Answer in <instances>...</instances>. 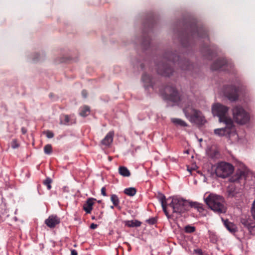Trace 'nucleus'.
Wrapping results in <instances>:
<instances>
[{"label": "nucleus", "mask_w": 255, "mask_h": 255, "mask_svg": "<svg viewBox=\"0 0 255 255\" xmlns=\"http://www.w3.org/2000/svg\"><path fill=\"white\" fill-rule=\"evenodd\" d=\"M172 64L177 65L183 70H190L193 65L188 60L179 58V56L171 51L166 52L162 61L157 64L156 70L159 74L164 76H169L173 72Z\"/></svg>", "instance_id": "f257e3e1"}, {"label": "nucleus", "mask_w": 255, "mask_h": 255, "mask_svg": "<svg viewBox=\"0 0 255 255\" xmlns=\"http://www.w3.org/2000/svg\"><path fill=\"white\" fill-rule=\"evenodd\" d=\"M159 199L163 210L168 218H169V215L167 210V206L172 208L173 213L178 214L183 213L188 210L190 206L198 209L200 208V205L197 203H190L187 200L177 197L168 199V201L171 200V201L168 204L165 196L163 194H160L159 196Z\"/></svg>", "instance_id": "f03ea898"}, {"label": "nucleus", "mask_w": 255, "mask_h": 255, "mask_svg": "<svg viewBox=\"0 0 255 255\" xmlns=\"http://www.w3.org/2000/svg\"><path fill=\"white\" fill-rule=\"evenodd\" d=\"M197 38L208 40L207 31L203 26H198L196 22H189L186 26V29L181 38L182 44L184 47H188L195 39Z\"/></svg>", "instance_id": "7ed1b4c3"}, {"label": "nucleus", "mask_w": 255, "mask_h": 255, "mask_svg": "<svg viewBox=\"0 0 255 255\" xmlns=\"http://www.w3.org/2000/svg\"><path fill=\"white\" fill-rule=\"evenodd\" d=\"M206 204L215 212L218 214L226 212V208L224 204L222 197L214 194H210L204 199Z\"/></svg>", "instance_id": "20e7f679"}, {"label": "nucleus", "mask_w": 255, "mask_h": 255, "mask_svg": "<svg viewBox=\"0 0 255 255\" xmlns=\"http://www.w3.org/2000/svg\"><path fill=\"white\" fill-rule=\"evenodd\" d=\"M183 111L186 117L191 122L198 125H203L204 123L205 118L202 113L194 109L190 101H189L188 105L183 108Z\"/></svg>", "instance_id": "39448f33"}, {"label": "nucleus", "mask_w": 255, "mask_h": 255, "mask_svg": "<svg viewBox=\"0 0 255 255\" xmlns=\"http://www.w3.org/2000/svg\"><path fill=\"white\" fill-rule=\"evenodd\" d=\"M160 94L166 100L177 103L181 100V95L174 84L168 83L163 89L160 90Z\"/></svg>", "instance_id": "423d86ee"}, {"label": "nucleus", "mask_w": 255, "mask_h": 255, "mask_svg": "<svg viewBox=\"0 0 255 255\" xmlns=\"http://www.w3.org/2000/svg\"><path fill=\"white\" fill-rule=\"evenodd\" d=\"M233 119L240 125L247 123L250 119L249 114L241 106H236L232 109Z\"/></svg>", "instance_id": "0eeeda50"}, {"label": "nucleus", "mask_w": 255, "mask_h": 255, "mask_svg": "<svg viewBox=\"0 0 255 255\" xmlns=\"http://www.w3.org/2000/svg\"><path fill=\"white\" fill-rule=\"evenodd\" d=\"M226 127L223 128L214 129V133L219 136H225L231 138L236 134V127L232 120H229L228 122H223Z\"/></svg>", "instance_id": "6e6552de"}, {"label": "nucleus", "mask_w": 255, "mask_h": 255, "mask_svg": "<svg viewBox=\"0 0 255 255\" xmlns=\"http://www.w3.org/2000/svg\"><path fill=\"white\" fill-rule=\"evenodd\" d=\"M229 108L223 105L220 103L214 104L212 106V113L214 116H216L219 118L220 123L228 122L231 118L228 117V112Z\"/></svg>", "instance_id": "1a4fd4ad"}, {"label": "nucleus", "mask_w": 255, "mask_h": 255, "mask_svg": "<svg viewBox=\"0 0 255 255\" xmlns=\"http://www.w3.org/2000/svg\"><path fill=\"white\" fill-rule=\"evenodd\" d=\"M233 170L232 165L225 162H221L218 164L215 173L217 176L225 178L230 176Z\"/></svg>", "instance_id": "9d476101"}, {"label": "nucleus", "mask_w": 255, "mask_h": 255, "mask_svg": "<svg viewBox=\"0 0 255 255\" xmlns=\"http://www.w3.org/2000/svg\"><path fill=\"white\" fill-rule=\"evenodd\" d=\"M234 67L232 63L228 62L224 58L218 59L211 65L212 70H223L230 71Z\"/></svg>", "instance_id": "9b49d317"}, {"label": "nucleus", "mask_w": 255, "mask_h": 255, "mask_svg": "<svg viewBox=\"0 0 255 255\" xmlns=\"http://www.w3.org/2000/svg\"><path fill=\"white\" fill-rule=\"evenodd\" d=\"M239 89L235 86H228L225 92V96L231 101H236L239 98Z\"/></svg>", "instance_id": "f8f14e48"}, {"label": "nucleus", "mask_w": 255, "mask_h": 255, "mask_svg": "<svg viewBox=\"0 0 255 255\" xmlns=\"http://www.w3.org/2000/svg\"><path fill=\"white\" fill-rule=\"evenodd\" d=\"M60 223V219L56 215H52L45 220V224L50 228H54Z\"/></svg>", "instance_id": "ddd939ff"}, {"label": "nucleus", "mask_w": 255, "mask_h": 255, "mask_svg": "<svg viewBox=\"0 0 255 255\" xmlns=\"http://www.w3.org/2000/svg\"><path fill=\"white\" fill-rule=\"evenodd\" d=\"M241 223L244 227L246 228L252 233V230L255 227V223L252 219L242 218Z\"/></svg>", "instance_id": "4468645a"}, {"label": "nucleus", "mask_w": 255, "mask_h": 255, "mask_svg": "<svg viewBox=\"0 0 255 255\" xmlns=\"http://www.w3.org/2000/svg\"><path fill=\"white\" fill-rule=\"evenodd\" d=\"M95 200V199L92 198H89L87 200L86 203L83 206V210L86 212V213H91L93 209V206L94 204V201Z\"/></svg>", "instance_id": "2eb2a0df"}, {"label": "nucleus", "mask_w": 255, "mask_h": 255, "mask_svg": "<svg viewBox=\"0 0 255 255\" xmlns=\"http://www.w3.org/2000/svg\"><path fill=\"white\" fill-rule=\"evenodd\" d=\"M114 131L109 132L105 138L101 141V143L105 146H109L113 141Z\"/></svg>", "instance_id": "dca6fc26"}, {"label": "nucleus", "mask_w": 255, "mask_h": 255, "mask_svg": "<svg viewBox=\"0 0 255 255\" xmlns=\"http://www.w3.org/2000/svg\"><path fill=\"white\" fill-rule=\"evenodd\" d=\"M142 80L144 83V86L148 87L151 86L154 89V86L152 83V78L150 76L144 73L142 76Z\"/></svg>", "instance_id": "f3484780"}, {"label": "nucleus", "mask_w": 255, "mask_h": 255, "mask_svg": "<svg viewBox=\"0 0 255 255\" xmlns=\"http://www.w3.org/2000/svg\"><path fill=\"white\" fill-rule=\"evenodd\" d=\"M222 220L224 221L225 226L230 232L235 233L237 231L236 226L234 224L229 222L227 220L224 221L222 219Z\"/></svg>", "instance_id": "a211bd4d"}, {"label": "nucleus", "mask_w": 255, "mask_h": 255, "mask_svg": "<svg viewBox=\"0 0 255 255\" xmlns=\"http://www.w3.org/2000/svg\"><path fill=\"white\" fill-rule=\"evenodd\" d=\"M237 193L238 192L234 184H232L228 186L227 189L228 197H233L236 196Z\"/></svg>", "instance_id": "6ab92c4d"}, {"label": "nucleus", "mask_w": 255, "mask_h": 255, "mask_svg": "<svg viewBox=\"0 0 255 255\" xmlns=\"http://www.w3.org/2000/svg\"><path fill=\"white\" fill-rule=\"evenodd\" d=\"M79 115L83 117H85L89 115L90 113V108L88 106H84L80 108Z\"/></svg>", "instance_id": "aec40b11"}, {"label": "nucleus", "mask_w": 255, "mask_h": 255, "mask_svg": "<svg viewBox=\"0 0 255 255\" xmlns=\"http://www.w3.org/2000/svg\"><path fill=\"white\" fill-rule=\"evenodd\" d=\"M119 172L121 175L124 177H129L130 175V171L125 166H120L119 167Z\"/></svg>", "instance_id": "412c9836"}, {"label": "nucleus", "mask_w": 255, "mask_h": 255, "mask_svg": "<svg viewBox=\"0 0 255 255\" xmlns=\"http://www.w3.org/2000/svg\"><path fill=\"white\" fill-rule=\"evenodd\" d=\"M203 52L208 59H211L214 55V52L211 50L209 46H207L203 49Z\"/></svg>", "instance_id": "4be33fe9"}, {"label": "nucleus", "mask_w": 255, "mask_h": 255, "mask_svg": "<svg viewBox=\"0 0 255 255\" xmlns=\"http://www.w3.org/2000/svg\"><path fill=\"white\" fill-rule=\"evenodd\" d=\"M140 222L137 220L128 221L126 223V225L128 227H137L141 225Z\"/></svg>", "instance_id": "5701e85b"}, {"label": "nucleus", "mask_w": 255, "mask_h": 255, "mask_svg": "<svg viewBox=\"0 0 255 255\" xmlns=\"http://www.w3.org/2000/svg\"><path fill=\"white\" fill-rule=\"evenodd\" d=\"M171 121L173 124L176 125H179L183 127L187 126L186 123L180 119L172 118L171 119Z\"/></svg>", "instance_id": "b1692460"}, {"label": "nucleus", "mask_w": 255, "mask_h": 255, "mask_svg": "<svg viewBox=\"0 0 255 255\" xmlns=\"http://www.w3.org/2000/svg\"><path fill=\"white\" fill-rule=\"evenodd\" d=\"M111 200L115 207L118 208L119 209H121V208L119 206L120 200L118 197L116 195H112L111 197Z\"/></svg>", "instance_id": "393cba45"}, {"label": "nucleus", "mask_w": 255, "mask_h": 255, "mask_svg": "<svg viewBox=\"0 0 255 255\" xmlns=\"http://www.w3.org/2000/svg\"><path fill=\"white\" fill-rule=\"evenodd\" d=\"M124 193L129 196H134L136 193V190L135 188L129 187L126 188L124 191Z\"/></svg>", "instance_id": "a878e982"}, {"label": "nucleus", "mask_w": 255, "mask_h": 255, "mask_svg": "<svg viewBox=\"0 0 255 255\" xmlns=\"http://www.w3.org/2000/svg\"><path fill=\"white\" fill-rule=\"evenodd\" d=\"M243 178H244V173L240 171L239 173H237L232 177L231 180L233 182H240V180Z\"/></svg>", "instance_id": "bb28decb"}, {"label": "nucleus", "mask_w": 255, "mask_h": 255, "mask_svg": "<svg viewBox=\"0 0 255 255\" xmlns=\"http://www.w3.org/2000/svg\"><path fill=\"white\" fill-rule=\"evenodd\" d=\"M150 38L148 35L144 36L142 42V44L145 49H147L149 46L150 44Z\"/></svg>", "instance_id": "cd10ccee"}, {"label": "nucleus", "mask_w": 255, "mask_h": 255, "mask_svg": "<svg viewBox=\"0 0 255 255\" xmlns=\"http://www.w3.org/2000/svg\"><path fill=\"white\" fill-rule=\"evenodd\" d=\"M44 152L46 154H50L52 152V145L50 144L45 145L44 147Z\"/></svg>", "instance_id": "c85d7f7f"}, {"label": "nucleus", "mask_w": 255, "mask_h": 255, "mask_svg": "<svg viewBox=\"0 0 255 255\" xmlns=\"http://www.w3.org/2000/svg\"><path fill=\"white\" fill-rule=\"evenodd\" d=\"M52 180L50 178H47L44 181L43 184L46 186L48 190H50L51 188V183Z\"/></svg>", "instance_id": "c756f323"}, {"label": "nucleus", "mask_w": 255, "mask_h": 255, "mask_svg": "<svg viewBox=\"0 0 255 255\" xmlns=\"http://www.w3.org/2000/svg\"><path fill=\"white\" fill-rule=\"evenodd\" d=\"M61 122L64 125H69L72 123V122H70L69 117L68 115L64 116L63 120Z\"/></svg>", "instance_id": "7c9ffc66"}, {"label": "nucleus", "mask_w": 255, "mask_h": 255, "mask_svg": "<svg viewBox=\"0 0 255 255\" xmlns=\"http://www.w3.org/2000/svg\"><path fill=\"white\" fill-rule=\"evenodd\" d=\"M195 231V228L194 227L187 226L185 228V231L188 233H191Z\"/></svg>", "instance_id": "2f4dec72"}, {"label": "nucleus", "mask_w": 255, "mask_h": 255, "mask_svg": "<svg viewBox=\"0 0 255 255\" xmlns=\"http://www.w3.org/2000/svg\"><path fill=\"white\" fill-rule=\"evenodd\" d=\"M11 146L13 148H16L19 147V144L17 143L16 139H13L11 142Z\"/></svg>", "instance_id": "473e14b6"}, {"label": "nucleus", "mask_w": 255, "mask_h": 255, "mask_svg": "<svg viewBox=\"0 0 255 255\" xmlns=\"http://www.w3.org/2000/svg\"><path fill=\"white\" fill-rule=\"evenodd\" d=\"M146 222L150 225H154L156 223L157 220L155 218H151L147 220Z\"/></svg>", "instance_id": "72a5a7b5"}, {"label": "nucleus", "mask_w": 255, "mask_h": 255, "mask_svg": "<svg viewBox=\"0 0 255 255\" xmlns=\"http://www.w3.org/2000/svg\"><path fill=\"white\" fill-rule=\"evenodd\" d=\"M45 133L47 137L48 138H52L54 136V133L50 130H47Z\"/></svg>", "instance_id": "f704fd0d"}, {"label": "nucleus", "mask_w": 255, "mask_h": 255, "mask_svg": "<svg viewBox=\"0 0 255 255\" xmlns=\"http://www.w3.org/2000/svg\"><path fill=\"white\" fill-rule=\"evenodd\" d=\"M101 194L104 196H107L106 194V189L105 187H102L101 189Z\"/></svg>", "instance_id": "c9c22d12"}, {"label": "nucleus", "mask_w": 255, "mask_h": 255, "mask_svg": "<svg viewBox=\"0 0 255 255\" xmlns=\"http://www.w3.org/2000/svg\"><path fill=\"white\" fill-rule=\"evenodd\" d=\"M87 95H88V93H87V91H86V90H83L82 91V96H83L84 98H86L87 97Z\"/></svg>", "instance_id": "e433bc0d"}, {"label": "nucleus", "mask_w": 255, "mask_h": 255, "mask_svg": "<svg viewBox=\"0 0 255 255\" xmlns=\"http://www.w3.org/2000/svg\"><path fill=\"white\" fill-rule=\"evenodd\" d=\"M98 225L97 224H95L94 223H92L90 225V228L91 229H95L97 228Z\"/></svg>", "instance_id": "4c0bfd02"}, {"label": "nucleus", "mask_w": 255, "mask_h": 255, "mask_svg": "<svg viewBox=\"0 0 255 255\" xmlns=\"http://www.w3.org/2000/svg\"><path fill=\"white\" fill-rule=\"evenodd\" d=\"M71 255H78V253L75 250H72L71 252Z\"/></svg>", "instance_id": "58836bf2"}, {"label": "nucleus", "mask_w": 255, "mask_h": 255, "mask_svg": "<svg viewBox=\"0 0 255 255\" xmlns=\"http://www.w3.org/2000/svg\"><path fill=\"white\" fill-rule=\"evenodd\" d=\"M21 131L23 134H25L26 132V129L24 128H22Z\"/></svg>", "instance_id": "ea45409f"}, {"label": "nucleus", "mask_w": 255, "mask_h": 255, "mask_svg": "<svg viewBox=\"0 0 255 255\" xmlns=\"http://www.w3.org/2000/svg\"><path fill=\"white\" fill-rule=\"evenodd\" d=\"M102 217H103V212H101L100 213V215L98 216V218H98V219H102Z\"/></svg>", "instance_id": "a19ab883"}, {"label": "nucleus", "mask_w": 255, "mask_h": 255, "mask_svg": "<svg viewBox=\"0 0 255 255\" xmlns=\"http://www.w3.org/2000/svg\"><path fill=\"white\" fill-rule=\"evenodd\" d=\"M195 251L196 253L200 254L202 253V251L201 250H197Z\"/></svg>", "instance_id": "79ce46f5"}, {"label": "nucleus", "mask_w": 255, "mask_h": 255, "mask_svg": "<svg viewBox=\"0 0 255 255\" xmlns=\"http://www.w3.org/2000/svg\"><path fill=\"white\" fill-rule=\"evenodd\" d=\"M92 220H96V217L95 216H93L92 217Z\"/></svg>", "instance_id": "37998d69"}, {"label": "nucleus", "mask_w": 255, "mask_h": 255, "mask_svg": "<svg viewBox=\"0 0 255 255\" xmlns=\"http://www.w3.org/2000/svg\"><path fill=\"white\" fill-rule=\"evenodd\" d=\"M111 208L112 209H114V206H111Z\"/></svg>", "instance_id": "c03bdc74"}]
</instances>
